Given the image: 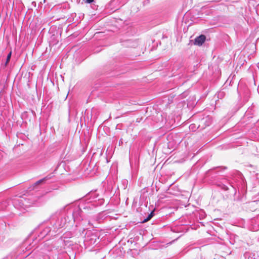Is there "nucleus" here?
I'll return each mask as SVG.
<instances>
[{
    "instance_id": "obj_1",
    "label": "nucleus",
    "mask_w": 259,
    "mask_h": 259,
    "mask_svg": "<svg viewBox=\"0 0 259 259\" xmlns=\"http://www.w3.org/2000/svg\"><path fill=\"white\" fill-rule=\"evenodd\" d=\"M72 215L74 221H80V220H83L82 211L79 207L75 208L74 211L73 212Z\"/></svg>"
},
{
    "instance_id": "obj_2",
    "label": "nucleus",
    "mask_w": 259,
    "mask_h": 259,
    "mask_svg": "<svg viewBox=\"0 0 259 259\" xmlns=\"http://www.w3.org/2000/svg\"><path fill=\"white\" fill-rule=\"evenodd\" d=\"M65 226V219L64 218L59 219L54 224L55 229H61Z\"/></svg>"
},
{
    "instance_id": "obj_3",
    "label": "nucleus",
    "mask_w": 259,
    "mask_h": 259,
    "mask_svg": "<svg viewBox=\"0 0 259 259\" xmlns=\"http://www.w3.org/2000/svg\"><path fill=\"white\" fill-rule=\"evenodd\" d=\"M206 37L204 35H200L195 39L194 44L198 46H201L205 41Z\"/></svg>"
},
{
    "instance_id": "obj_4",
    "label": "nucleus",
    "mask_w": 259,
    "mask_h": 259,
    "mask_svg": "<svg viewBox=\"0 0 259 259\" xmlns=\"http://www.w3.org/2000/svg\"><path fill=\"white\" fill-rule=\"evenodd\" d=\"M52 176L50 175L47 176V177L44 178L43 179L37 181L32 185V189H34L35 187L39 185L45 183L47 180L50 179Z\"/></svg>"
},
{
    "instance_id": "obj_5",
    "label": "nucleus",
    "mask_w": 259,
    "mask_h": 259,
    "mask_svg": "<svg viewBox=\"0 0 259 259\" xmlns=\"http://www.w3.org/2000/svg\"><path fill=\"white\" fill-rule=\"evenodd\" d=\"M51 230L50 227H46L40 233L39 237L40 238H43L51 233Z\"/></svg>"
},
{
    "instance_id": "obj_6",
    "label": "nucleus",
    "mask_w": 259,
    "mask_h": 259,
    "mask_svg": "<svg viewBox=\"0 0 259 259\" xmlns=\"http://www.w3.org/2000/svg\"><path fill=\"white\" fill-rule=\"evenodd\" d=\"M25 201H26L25 199L20 198H18V199H15L14 203L15 205H16L17 203H21L22 205H21V206L23 207V206L26 205L24 204V202Z\"/></svg>"
},
{
    "instance_id": "obj_7",
    "label": "nucleus",
    "mask_w": 259,
    "mask_h": 259,
    "mask_svg": "<svg viewBox=\"0 0 259 259\" xmlns=\"http://www.w3.org/2000/svg\"><path fill=\"white\" fill-rule=\"evenodd\" d=\"M153 216V212H151L150 213V214H149L148 216V217L145 219V220L144 221V222H147L149 220H150Z\"/></svg>"
},
{
    "instance_id": "obj_8",
    "label": "nucleus",
    "mask_w": 259,
    "mask_h": 259,
    "mask_svg": "<svg viewBox=\"0 0 259 259\" xmlns=\"http://www.w3.org/2000/svg\"><path fill=\"white\" fill-rule=\"evenodd\" d=\"M221 187L222 189H223L225 191H227L229 189L228 186H227L226 185H224V184H222L221 186Z\"/></svg>"
},
{
    "instance_id": "obj_9",
    "label": "nucleus",
    "mask_w": 259,
    "mask_h": 259,
    "mask_svg": "<svg viewBox=\"0 0 259 259\" xmlns=\"http://www.w3.org/2000/svg\"><path fill=\"white\" fill-rule=\"evenodd\" d=\"M11 52H10L7 56V60H6V64H7L10 60V58H11Z\"/></svg>"
},
{
    "instance_id": "obj_10",
    "label": "nucleus",
    "mask_w": 259,
    "mask_h": 259,
    "mask_svg": "<svg viewBox=\"0 0 259 259\" xmlns=\"http://www.w3.org/2000/svg\"><path fill=\"white\" fill-rule=\"evenodd\" d=\"M90 195L91 197H93L94 198H96L98 197V195L96 194V192H91Z\"/></svg>"
},
{
    "instance_id": "obj_11",
    "label": "nucleus",
    "mask_w": 259,
    "mask_h": 259,
    "mask_svg": "<svg viewBox=\"0 0 259 259\" xmlns=\"http://www.w3.org/2000/svg\"><path fill=\"white\" fill-rule=\"evenodd\" d=\"M83 1H84L85 3L88 4H91L94 2V0H83Z\"/></svg>"
},
{
    "instance_id": "obj_12",
    "label": "nucleus",
    "mask_w": 259,
    "mask_h": 259,
    "mask_svg": "<svg viewBox=\"0 0 259 259\" xmlns=\"http://www.w3.org/2000/svg\"><path fill=\"white\" fill-rule=\"evenodd\" d=\"M221 168L222 169H227V167H225V166H224V167H217L215 168Z\"/></svg>"
},
{
    "instance_id": "obj_13",
    "label": "nucleus",
    "mask_w": 259,
    "mask_h": 259,
    "mask_svg": "<svg viewBox=\"0 0 259 259\" xmlns=\"http://www.w3.org/2000/svg\"><path fill=\"white\" fill-rule=\"evenodd\" d=\"M192 126H194V125L193 124H191L190 126V127L191 128H192Z\"/></svg>"
},
{
    "instance_id": "obj_14",
    "label": "nucleus",
    "mask_w": 259,
    "mask_h": 259,
    "mask_svg": "<svg viewBox=\"0 0 259 259\" xmlns=\"http://www.w3.org/2000/svg\"><path fill=\"white\" fill-rule=\"evenodd\" d=\"M228 183L231 185V186L233 187V185L231 182H229Z\"/></svg>"
},
{
    "instance_id": "obj_15",
    "label": "nucleus",
    "mask_w": 259,
    "mask_h": 259,
    "mask_svg": "<svg viewBox=\"0 0 259 259\" xmlns=\"http://www.w3.org/2000/svg\"><path fill=\"white\" fill-rule=\"evenodd\" d=\"M46 0H44V2L45 3Z\"/></svg>"
}]
</instances>
